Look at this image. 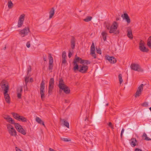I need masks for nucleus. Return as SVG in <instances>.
Segmentation results:
<instances>
[{"mask_svg":"<svg viewBox=\"0 0 151 151\" xmlns=\"http://www.w3.org/2000/svg\"><path fill=\"white\" fill-rule=\"evenodd\" d=\"M1 86L2 89L3 90V93L8 92L9 89V86L7 82L4 80L2 81L1 83Z\"/></svg>","mask_w":151,"mask_h":151,"instance_id":"5","label":"nucleus"},{"mask_svg":"<svg viewBox=\"0 0 151 151\" xmlns=\"http://www.w3.org/2000/svg\"><path fill=\"white\" fill-rule=\"evenodd\" d=\"M106 27L107 28V29H110V26H109V25H106Z\"/></svg>","mask_w":151,"mask_h":151,"instance_id":"57","label":"nucleus"},{"mask_svg":"<svg viewBox=\"0 0 151 151\" xmlns=\"http://www.w3.org/2000/svg\"><path fill=\"white\" fill-rule=\"evenodd\" d=\"M54 79L53 78H51L49 81L48 87H54Z\"/></svg>","mask_w":151,"mask_h":151,"instance_id":"22","label":"nucleus"},{"mask_svg":"<svg viewBox=\"0 0 151 151\" xmlns=\"http://www.w3.org/2000/svg\"><path fill=\"white\" fill-rule=\"evenodd\" d=\"M61 89H60V90H59V92H60V93H61V92H62V91H61Z\"/></svg>","mask_w":151,"mask_h":151,"instance_id":"63","label":"nucleus"},{"mask_svg":"<svg viewBox=\"0 0 151 151\" xmlns=\"http://www.w3.org/2000/svg\"><path fill=\"white\" fill-rule=\"evenodd\" d=\"M6 126L9 133L10 135L15 136L17 135V132L13 126L10 124H7Z\"/></svg>","mask_w":151,"mask_h":151,"instance_id":"4","label":"nucleus"},{"mask_svg":"<svg viewBox=\"0 0 151 151\" xmlns=\"http://www.w3.org/2000/svg\"><path fill=\"white\" fill-rule=\"evenodd\" d=\"M15 149L16 151H22L19 148L17 147H15Z\"/></svg>","mask_w":151,"mask_h":151,"instance_id":"51","label":"nucleus"},{"mask_svg":"<svg viewBox=\"0 0 151 151\" xmlns=\"http://www.w3.org/2000/svg\"><path fill=\"white\" fill-rule=\"evenodd\" d=\"M147 45L151 49V43H150L149 42L148 43H147Z\"/></svg>","mask_w":151,"mask_h":151,"instance_id":"52","label":"nucleus"},{"mask_svg":"<svg viewBox=\"0 0 151 151\" xmlns=\"http://www.w3.org/2000/svg\"><path fill=\"white\" fill-rule=\"evenodd\" d=\"M149 42L151 43V36L148 39L147 43H148Z\"/></svg>","mask_w":151,"mask_h":151,"instance_id":"49","label":"nucleus"},{"mask_svg":"<svg viewBox=\"0 0 151 151\" xmlns=\"http://www.w3.org/2000/svg\"><path fill=\"white\" fill-rule=\"evenodd\" d=\"M24 88H27V83H25V84L24 86Z\"/></svg>","mask_w":151,"mask_h":151,"instance_id":"60","label":"nucleus"},{"mask_svg":"<svg viewBox=\"0 0 151 151\" xmlns=\"http://www.w3.org/2000/svg\"><path fill=\"white\" fill-rule=\"evenodd\" d=\"M26 46L28 48L30 47V42L29 41L27 42Z\"/></svg>","mask_w":151,"mask_h":151,"instance_id":"47","label":"nucleus"},{"mask_svg":"<svg viewBox=\"0 0 151 151\" xmlns=\"http://www.w3.org/2000/svg\"><path fill=\"white\" fill-rule=\"evenodd\" d=\"M43 60H44V61H46V56L45 57V56H43Z\"/></svg>","mask_w":151,"mask_h":151,"instance_id":"56","label":"nucleus"},{"mask_svg":"<svg viewBox=\"0 0 151 151\" xmlns=\"http://www.w3.org/2000/svg\"><path fill=\"white\" fill-rule=\"evenodd\" d=\"M88 118L87 117H86V118L85 119V121H86V120Z\"/></svg>","mask_w":151,"mask_h":151,"instance_id":"62","label":"nucleus"},{"mask_svg":"<svg viewBox=\"0 0 151 151\" xmlns=\"http://www.w3.org/2000/svg\"><path fill=\"white\" fill-rule=\"evenodd\" d=\"M55 13V9L54 7H52L51 10L49 12V17L50 19L54 15Z\"/></svg>","mask_w":151,"mask_h":151,"instance_id":"21","label":"nucleus"},{"mask_svg":"<svg viewBox=\"0 0 151 151\" xmlns=\"http://www.w3.org/2000/svg\"><path fill=\"white\" fill-rule=\"evenodd\" d=\"M106 59L108 60L111 63H116V59L113 56H106Z\"/></svg>","mask_w":151,"mask_h":151,"instance_id":"14","label":"nucleus"},{"mask_svg":"<svg viewBox=\"0 0 151 151\" xmlns=\"http://www.w3.org/2000/svg\"><path fill=\"white\" fill-rule=\"evenodd\" d=\"M12 114L14 117L18 120L20 116L18 114L15 113H12Z\"/></svg>","mask_w":151,"mask_h":151,"instance_id":"23","label":"nucleus"},{"mask_svg":"<svg viewBox=\"0 0 151 151\" xmlns=\"http://www.w3.org/2000/svg\"><path fill=\"white\" fill-rule=\"evenodd\" d=\"M83 61L82 59L79 57H78L77 55L75 56V58L73 62V64L74 67L73 69L74 71H76L78 70L79 68V65L78 63H80L82 64L83 63Z\"/></svg>","mask_w":151,"mask_h":151,"instance_id":"2","label":"nucleus"},{"mask_svg":"<svg viewBox=\"0 0 151 151\" xmlns=\"http://www.w3.org/2000/svg\"><path fill=\"white\" fill-rule=\"evenodd\" d=\"M142 137H145V139L147 141L151 140V139L147 137V134L145 133H144Z\"/></svg>","mask_w":151,"mask_h":151,"instance_id":"30","label":"nucleus"},{"mask_svg":"<svg viewBox=\"0 0 151 151\" xmlns=\"http://www.w3.org/2000/svg\"><path fill=\"white\" fill-rule=\"evenodd\" d=\"M21 93L19 92H17V96L18 99H20L21 98Z\"/></svg>","mask_w":151,"mask_h":151,"instance_id":"45","label":"nucleus"},{"mask_svg":"<svg viewBox=\"0 0 151 151\" xmlns=\"http://www.w3.org/2000/svg\"><path fill=\"white\" fill-rule=\"evenodd\" d=\"M45 83L44 81L42 80L40 85V94L41 98L42 100L45 98Z\"/></svg>","mask_w":151,"mask_h":151,"instance_id":"6","label":"nucleus"},{"mask_svg":"<svg viewBox=\"0 0 151 151\" xmlns=\"http://www.w3.org/2000/svg\"><path fill=\"white\" fill-rule=\"evenodd\" d=\"M120 19V18L119 16L118 17H117L116 18V20L117 21L119 20Z\"/></svg>","mask_w":151,"mask_h":151,"instance_id":"54","label":"nucleus"},{"mask_svg":"<svg viewBox=\"0 0 151 151\" xmlns=\"http://www.w3.org/2000/svg\"><path fill=\"white\" fill-rule=\"evenodd\" d=\"M22 91V87H20L19 88L17 89V92H18V93L19 92V93H21Z\"/></svg>","mask_w":151,"mask_h":151,"instance_id":"41","label":"nucleus"},{"mask_svg":"<svg viewBox=\"0 0 151 151\" xmlns=\"http://www.w3.org/2000/svg\"><path fill=\"white\" fill-rule=\"evenodd\" d=\"M53 88L54 87H48V93L49 95H50L52 94Z\"/></svg>","mask_w":151,"mask_h":151,"instance_id":"33","label":"nucleus"},{"mask_svg":"<svg viewBox=\"0 0 151 151\" xmlns=\"http://www.w3.org/2000/svg\"><path fill=\"white\" fill-rule=\"evenodd\" d=\"M91 52H94L95 51V46L94 43L93 42L91 48Z\"/></svg>","mask_w":151,"mask_h":151,"instance_id":"35","label":"nucleus"},{"mask_svg":"<svg viewBox=\"0 0 151 151\" xmlns=\"http://www.w3.org/2000/svg\"><path fill=\"white\" fill-rule=\"evenodd\" d=\"M58 86L59 88L63 91L66 94H68L70 92L69 88L65 85L62 78H60Z\"/></svg>","mask_w":151,"mask_h":151,"instance_id":"1","label":"nucleus"},{"mask_svg":"<svg viewBox=\"0 0 151 151\" xmlns=\"http://www.w3.org/2000/svg\"><path fill=\"white\" fill-rule=\"evenodd\" d=\"M13 124L15 125V127L16 129H17V131H18L20 128V127H22V126L17 123H15V124Z\"/></svg>","mask_w":151,"mask_h":151,"instance_id":"29","label":"nucleus"},{"mask_svg":"<svg viewBox=\"0 0 151 151\" xmlns=\"http://www.w3.org/2000/svg\"><path fill=\"white\" fill-rule=\"evenodd\" d=\"M49 70H52L53 68V66L52 63H53V59L52 57L51 54H49Z\"/></svg>","mask_w":151,"mask_h":151,"instance_id":"13","label":"nucleus"},{"mask_svg":"<svg viewBox=\"0 0 151 151\" xmlns=\"http://www.w3.org/2000/svg\"><path fill=\"white\" fill-rule=\"evenodd\" d=\"M23 22H20L19 21L18 22V27H21L22 25L23 24Z\"/></svg>","mask_w":151,"mask_h":151,"instance_id":"40","label":"nucleus"},{"mask_svg":"<svg viewBox=\"0 0 151 151\" xmlns=\"http://www.w3.org/2000/svg\"><path fill=\"white\" fill-rule=\"evenodd\" d=\"M61 140L65 142H70L71 141V139H70L65 138H61Z\"/></svg>","mask_w":151,"mask_h":151,"instance_id":"37","label":"nucleus"},{"mask_svg":"<svg viewBox=\"0 0 151 151\" xmlns=\"http://www.w3.org/2000/svg\"><path fill=\"white\" fill-rule=\"evenodd\" d=\"M35 121L38 123L41 124L45 126L44 122L39 117H37L35 118Z\"/></svg>","mask_w":151,"mask_h":151,"instance_id":"20","label":"nucleus"},{"mask_svg":"<svg viewBox=\"0 0 151 151\" xmlns=\"http://www.w3.org/2000/svg\"><path fill=\"white\" fill-rule=\"evenodd\" d=\"M144 85L141 84L138 87V89L136 93L135 97H137L139 96L141 94V92L142 91L143 89V86Z\"/></svg>","mask_w":151,"mask_h":151,"instance_id":"11","label":"nucleus"},{"mask_svg":"<svg viewBox=\"0 0 151 151\" xmlns=\"http://www.w3.org/2000/svg\"><path fill=\"white\" fill-rule=\"evenodd\" d=\"M118 78H119L120 84H121L123 81V79L122 78V75L121 74H119V76H118Z\"/></svg>","mask_w":151,"mask_h":151,"instance_id":"34","label":"nucleus"},{"mask_svg":"<svg viewBox=\"0 0 151 151\" xmlns=\"http://www.w3.org/2000/svg\"><path fill=\"white\" fill-rule=\"evenodd\" d=\"M118 24L117 22H114L110 27L109 32L115 35L118 34L119 33V30H117Z\"/></svg>","mask_w":151,"mask_h":151,"instance_id":"3","label":"nucleus"},{"mask_svg":"<svg viewBox=\"0 0 151 151\" xmlns=\"http://www.w3.org/2000/svg\"><path fill=\"white\" fill-rule=\"evenodd\" d=\"M66 52L65 51H63V52L62 54V58H66Z\"/></svg>","mask_w":151,"mask_h":151,"instance_id":"42","label":"nucleus"},{"mask_svg":"<svg viewBox=\"0 0 151 151\" xmlns=\"http://www.w3.org/2000/svg\"><path fill=\"white\" fill-rule=\"evenodd\" d=\"M121 17L123 19L125 20L127 24H129L130 23V19L127 14L124 13L122 14Z\"/></svg>","mask_w":151,"mask_h":151,"instance_id":"12","label":"nucleus"},{"mask_svg":"<svg viewBox=\"0 0 151 151\" xmlns=\"http://www.w3.org/2000/svg\"><path fill=\"white\" fill-rule=\"evenodd\" d=\"M19 121H21L22 122H26L27 121V119L22 116H20V117L19 118L18 120Z\"/></svg>","mask_w":151,"mask_h":151,"instance_id":"24","label":"nucleus"},{"mask_svg":"<svg viewBox=\"0 0 151 151\" xmlns=\"http://www.w3.org/2000/svg\"><path fill=\"white\" fill-rule=\"evenodd\" d=\"M124 129L123 128L121 131V133H122V134H123V133H124Z\"/></svg>","mask_w":151,"mask_h":151,"instance_id":"58","label":"nucleus"},{"mask_svg":"<svg viewBox=\"0 0 151 151\" xmlns=\"http://www.w3.org/2000/svg\"><path fill=\"white\" fill-rule=\"evenodd\" d=\"M30 81L31 82H32L33 81V80L32 78H31L30 79Z\"/></svg>","mask_w":151,"mask_h":151,"instance_id":"61","label":"nucleus"},{"mask_svg":"<svg viewBox=\"0 0 151 151\" xmlns=\"http://www.w3.org/2000/svg\"><path fill=\"white\" fill-rule=\"evenodd\" d=\"M31 71V68L30 66L29 65L27 68V74L28 75L29 72Z\"/></svg>","mask_w":151,"mask_h":151,"instance_id":"39","label":"nucleus"},{"mask_svg":"<svg viewBox=\"0 0 151 151\" xmlns=\"http://www.w3.org/2000/svg\"><path fill=\"white\" fill-rule=\"evenodd\" d=\"M139 48L140 50L142 52H147L148 50L146 48L144 45V42L142 40H141L139 43Z\"/></svg>","mask_w":151,"mask_h":151,"instance_id":"10","label":"nucleus"},{"mask_svg":"<svg viewBox=\"0 0 151 151\" xmlns=\"http://www.w3.org/2000/svg\"><path fill=\"white\" fill-rule=\"evenodd\" d=\"M102 35L103 36V39L104 41H106V36L107 33L105 31L102 32Z\"/></svg>","mask_w":151,"mask_h":151,"instance_id":"26","label":"nucleus"},{"mask_svg":"<svg viewBox=\"0 0 151 151\" xmlns=\"http://www.w3.org/2000/svg\"><path fill=\"white\" fill-rule=\"evenodd\" d=\"M134 150L135 151H142V150L139 148H136Z\"/></svg>","mask_w":151,"mask_h":151,"instance_id":"53","label":"nucleus"},{"mask_svg":"<svg viewBox=\"0 0 151 151\" xmlns=\"http://www.w3.org/2000/svg\"><path fill=\"white\" fill-rule=\"evenodd\" d=\"M108 126L109 127H111L112 126V123L111 122H109V124H108Z\"/></svg>","mask_w":151,"mask_h":151,"instance_id":"55","label":"nucleus"},{"mask_svg":"<svg viewBox=\"0 0 151 151\" xmlns=\"http://www.w3.org/2000/svg\"><path fill=\"white\" fill-rule=\"evenodd\" d=\"M91 53L92 56L94 58H96V54L95 53V51H94V52H91Z\"/></svg>","mask_w":151,"mask_h":151,"instance_id":"44","label":"nucleus"},{"mask_svg":"<svg viewBox=\"0 0 151 151\" xmlns=\"http://www.w3.org/2000/svg\"><path fill=\"white\" fill-rule=\"evenodd\" d=\"M8 7L9 9H11L12 8L13 6V4L11 0L8 1Z\"/></svg>","mask_w":151,"mask_h":151,"instance_id":"28","label":"nucleus"},{"mask_svg":"<svg viewBox=\"0 0 151 151\" xmlns=\"http://www.w3.org/2000/svg\"><path fill=\"white\" fill-rule=\"evenodd\" d=\"M131 67L132 70L135 71L140 72L142 71V70L139 65L138 64L132 63Z\"/></svg>","mask_w":151,"mask_h":151,"instance_id":"8","label":"nucleus"},{"mask_svg":"<svg viewBox=\"0 0 151 151\" xmlns=\"http://www.w3.org/2000/svg\"><path fill=\"white\" fill-rule=\"evenodd\" d=\"M6 48V46H5V47L4 48V50H5Z\"/></svg>","mask_w":151,"mask_h":151,"instance_id":"64","label":"nucleus"},{"mask_svg":"<svg viewBox=\"0 0 151 151\" xmlns=\"http://www.w3.org/2000/svg\"><path fill=\"white\" fill-rule=\"evenodd\" d=\"M8 92L3 93L4 97L6 102L8 104L10 103V96Z\"/></svg>","mask_w":151,"mask_h":151,"instance_id":"16","label":"nucleus"},{"mask_svg":"<svg viewBox=\"0 0 151 151\" xmlns=\"http://www.w3.org/2000/svg\"><path fill=\"white\" fill-rule=\"evenodd\" d=\"M72 54V52H71L69 51V53H68V55L69 58H70L71 57Z\"/></svg>","mask_w":151,"mask_h":151,"instance_id":"50","label":"nucleus"},{"mask_svg":"<svg viewBox=\"0 0 151 151\" xmlns=\"http://www.w3.org/2000/svg\"><path fill=\"white\" fill-rule=\"evenodd\" d=\"M79 68L78 70L82 73H86L88 69V67L84 65L83 64L82 65H79Z\"/></svg>","mask_w":151,"mask_h":151,"instance_id":"9","label":"nucleus"},{"mask_svg":"<svg viewBox=\"0 0 151 151\" xmlns=\"http://www.w3.org/2000/svg\"><path fill=\"white\" fill-rule=\"evenodd\" d=\"M83 60V63L82 64H83V65H85L86 64H89L91 63L88 60Z\"/></svg>","mask_w":151,"mask_h":151,"instance_id":"36","label":"nucleus"},{"mask_svg":"<svg viewBox=\"0 0 151 151\" xmlns=\"http://www.w3.org/2000/svg\"><path fill=\"white\" fill-rule=\"evenodd\" d=\"M4 118L9 123L13 124H15L14 121L12 118L10 117L9 116H6Z\"/></svg>","mask_w":151,"mask_h":151,"instance_id":"15","label":"nucleus"},{"mask_svg":"<svg viewBox=\"0 0 151 151\" xmlns=\"http://www.w3.org/2000/svg\"><path fill=\"white\" fill-rule=\"evenodd\" d=\"M66 58H62V63H66Z\"/></svg>","mask_w":151,"mask_h":151,"instance_id":"46","label":"nucleus"},{"mask_svg":"<svg viewBox=\"0 0 151 151\" xmlns=\"http://www.w3.org/2000/svg\"><path fill=\"white\" fill-rule=\"evenodd\" d=\"M130 140H131V141L130 142V144L132 147H134L136 145V143L137 142V140L135 138H132Z\"/></svg>","mask_w":151,"mask_h":151,"instance_id":"17","label":"nucleus"},{"mask_svg":"<svg viewBox=\"0 0 151 151\" xmlns=\"http://www.w3.org/2000/svg\"><path fill=\"white\" fill-rule=\"evenodd\" d=\"M92 19V17H91L88 16L84 19L83 20L86 22H88L91 21Z\"/></svg>","mask_w":151,"mask_h":151,"instance_id":"31","label":"nucleus"},{"mask_svg":"<svg viewBox=\"0 0 151 151\" xmlns=\"http://www.w3.org/2000/svg\"><path fill=\"white\" fill-rule=\"evenodd\" d=\"M141 105L144 107H147L148 106V102H145L141 104Z\"/></svg>","mask_w":151,"mask_h":151,"instance_id":"38","label":"nucleus"},{"mask_svg":"<svg viewBox=\"0 0 151 151\" xmlns=\"http://www.w3.org/2000/svg\"><path fill=\"white\" fill-rule=\"evenodd\" d=\"M97 52L100 54H101V51L100 49H96Z\"/></svg>","mask_w":151,"mask_h":151,"instance_id":"48","label":"nucleus"},{"mask_svg":"<svg viewBox=\"0 0 151 151\" xmlns=\"http://www.w3.org/2000/svg\"><path fill=\"white\" fill-rule=\"evenodd\" d=\"M18 131V132L22 133L23 135H25L26 134L25 131L22 128V126L20 127V128L19 129Z\"/></svg>","mask_w":151,"mask_h":151,"instance_id":"27","label":"nucleus"},{"mask_svg":"<svg viewBox=\"0 0 151 151\" xmlns=\"http://www.w3.org/2000/svg\"><path fill=\"white\" fill-rule=\"evenodd\" d=\"M127 36L128 37L131 39H132L133 37H132V33L131 30L128 31H127Z\"/></svg>","mask_w":151,"mask_h":151,"instance_id":"32","label":"nucleus"},{"mask_svg":"<svg viewBox=\"0 0 151 151\" xmlns=\"http://www.w3.org/2000/svg\"><path fill=\"white\" fill-rule=\"evenodd\" d=\"M49 150L50 151H55V150H54L53 149L51 148H50L49 149Z\"/></svg>","mask_w":151,"mask_h":151,"instance_id":"59","label":"nucleus"},{"mask_svg":"<svg viewBox=\"0 0 151 151\" xmlns=\"http://www.w3.org/2000/svg\"><path fill=\"white\" fill-rule=\"evenodd\" d=\"M29 76H26L25 77V83H27L28 82L29 80Z\"/></svg>","mask_w":151,"mask_h":151,"instance_id":"43","label":"nucleus"},{"mask_svg":"<svg viewBox=\"0 0 151 151\" xmlns=\"http://www.w3.org/2000/svg\"><path fill=\"white\" fill-rule=\"evenodd\" d=\"M29 31V28L27 27H25L19 31V34L22 37H24L27 35Z\"/></svg>","mask_w":151,"mask_h":151,"instance_id":"7","label":"nucleus"},{"mask_svg":"<svg viewBox=\"0 0 151 151\" xmlns=\"http://www.w3.org/2000/svg\"><path fill=\"white\" fill-rule=\"evenodd\" d=\"M71 44L72 48L73 49L74 48L75 45V39L73 37H72L71 40Z\"/></svg>","mask_w":151,"mask_h":151,"instance_id":"19","label":"nucleus"},{"mask_svg":"<svg viewBox=\"0 0 151 151\" xmlns=\"http://www.w3.org/2000/svg\"><path fill=\"white\" fill-rule=\"evenodd\" d=\"M60 120L61 122H63V124L64 125V126H66L67 128H69V123L67 121L65 120L64 119H60Z\"/></svg>","mask_w":151,"mask_h":151,"instance_id":"18","label":"nucleus"},{"mask_svg":"<svg viewBox=\"0 0 151 151\" xmlns=\"http://www.w3.org/2000/svg\"><path fill=\"white\" fill-rule=\"evenodd\" d=\"M25 16V15L24 14L21 15L19 18L18 21L20 22H23L24 20Z\"/></svg>","mask_w":151,"mask_h":151,"instance_id":"25","label":"nucleus"}]
</instances>
